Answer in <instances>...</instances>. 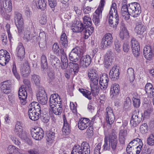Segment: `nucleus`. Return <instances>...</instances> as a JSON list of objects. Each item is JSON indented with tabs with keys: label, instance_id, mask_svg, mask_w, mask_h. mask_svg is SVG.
Here are the masks:
<instances>
[{
	"label": "nucleus",
	"instance_id": "nucleus-1",
	"mask_svg": "<svg viewBox=\"0 0 154 154\" xmlns=\"http://www.w3.org/2000/svg\"><path fill=\"white\" fill-rule=\"evenodd\" d=\"M88 72V77L91 81V91L83 88H79V91L84 96L90 100L92 98L91 93L94 96H96L99 94L100 91L98 85L99 77L97 72L95 69H90Z\"/></svg>",
	"mask_w": 154,
	"mask_h": 154
},
{
	"label": "nucleus",
	"instance_id": "nucleus-2",
	"mask_svg": "<svg viewBox=\"0 0 154 154\" xmlns=\"http://www.w3.org/2000/svg\"><path fill=\"white\" fill-rule=\"evenodd\" d=\"M121 11L123 18L127 20L129 19L130 15L134 17L138 16L141 13V9L140 4L134 2L129 4L128 5H124Z\"/></svg>",
	"mask_w": 154,
	"mask_h": 154
},
{
	"label": "nucleus",
	"instance_id": "nucleus-3",
	"mask_svg": "<svg viewBox=\"0 0 154 154\" xmlns=\"http://www.w3.org/2000/svg\"><path fill=\"white\" fill-rule=\"evenodd\" d=\"M14 14L15 22L18 30L17 33L20 36H22L24 32V40L27 42L30 41L33 37L34 38L35 36L31 35L30 32L28 30H25L23 19L22 14L17 12H15Z\"/></svg>",
	"mask_w": 154,
	"mask_h": 154
},
{
	"label": "nucleus",
	"instance_id": "nucleus-4",
	"mask_svg": "<svg viewBox=\"0 0 154 154\" xmlns=\"http://www.w3.org/2000/svg\"><path fill=\"white\" fill-rule=\"evenodd\" d=\"M28 116L30 119L36 121L39 118L41 114V108L39 103L36 102H32L29 107Z\"/></svg>",
	"mask_w": 154,
	"mask_h": 154
},
{
	"label": "nucleus",
	"instance_id": "nucleus-5",
	"mask_svg": "<svg viewBox=\"0 0 154 154\" xmlns=\"http://www.w3.org/2000/svg\"><path fill=\"white\" fill-rule=\"evenodd\" d=\"M90 146L86 142H83L81 145H74L72 148L71 154H89Z\"/></svg>",
	"mask_w": 154,
	"mask_h": 154
},
{
	"label": "nucleus",
	"instance_id": "nucleus-6",
	"mask_svg": "<svg viewBox=\"0 0 154 154\" xmlns=\"http://www.w3.org/2000/svg\"><path fill=\"white\" fill-rule=\"evenodd\" d=\"M83 25L85 28V30L83 32L84 37L87 39L93 32L94 28L91 26L92 21L91 19L88 16H85L83 18Z\"/></svg>",
	"mask_w": 154,
	"mask_h": 154
},
{
	"label": "nucleus",
	"instance_id": "nucleus-7",
	"mask_svg": "<svg viewBox=\"0 0 154 154\" xmlns=\"http://www.w3.org/2000/svg\"><path fill=\"white\" fill-rule=\"evenodd\" d=\"M104 0H101L100 5L94 14L92 20L96 26H98L100 22V20L102 17V11L104 6Z\"/></svg>",
	"mask_w": 154,
	"mask_h": 154
},
{
	"label": "nucleus",
	"instance_id": "nucleus-8",
	"mask_svg": "<svg viewBox=\"0 0 154 154\" xmlns=\"http://www.w3.org/2000/svg\"><path fill=\"white\" fill-rule=\"evenodd\" d=\"M5 0H0V14L2 16L5 15L6 13H9L12 10V6L11 0H5V6L4 5Z\"/></svg>",
	"mask_w": 154,
	"mask_h": 154
},
{
	"label": "nucleus",
	"instance_id": "nucleus-9",
	"mask_svg": "<svg viewBox=\"0 0 154 154\" xmlns=\"http://www.w3.org/2000/svg\"><path fill=\"white\" fill-rule=\"evenodd\" d=\"M136 26L135 31L138 34L141 35L145 32L146 27L144 25V23L142 19L137 18L135 20Z\"/></svg>",
	"mask_w": 154,
	"mask_h": 154
},
{
	"label": "nucleus",
	"instance_id": "nucleus-10",
	"mask_svg": "<svg viewBox=\"0 0 154 154\" xmlns=\"http://www.w3.org/2000/svg\"><path fill=\"white\" fill-rule=\"evenodd\" d=\"M143 114L140 113V114L139 111L137 112L136 111H134L132 115L130 121V123L132 126L136 127L138 125L142 119Z\"/></svg>",
	"mask_w": 154,
	"mask_h": 154
},
{
	"label": "nucleus",
	"instance_id": "nucleus-11",
	"mask_svg": "<svg viewBox=\"0 0 154 154\" xmlns=\"http://www.w3.org/2000/svg\"><path fill=\"white\" fill-rule=\"evenodd\" d=\"M37 97L39 102L44 105L47 103L48 98L44 89L43 87H40L37 94Z\"/></svg>",
	"mask_w": 154,
	"mask_h": 154
},
{
	"label": "nucleus",
	"instance_id": "nucleus-12",
	"mask_svg": "<svg viewBox=\"0 0 154 154\" xmlns=\"http://www.w3.org/2000/svg\"><path fill=\"white\" fill-rule=\"evenodd\" d=\"M113 38L112 34L110 33L106 34L103 36L101 43V47L105 48L107 47H110L112 42Z\"/></svg>",
	"mask_w": 154,
	"mask_h": 154
},
{
	"label": "nucleus",
	"instance_id": "nucleus-13",
	"mask_svg": "<svg viewBox=\"0 0 154 154\" xmlns=\"http://www.w3.org/2000/svg\"><path fill=\"white\" fill-rule=\"evenodd\" d=\"M105 118L107 124L112 125L114 122L115 117L112 109L110 107H107L104 113Z\"/></svg>",
	"mask_w": 154,
	"mask_h": 154
},
{
	"label": "nucleus",
	"instance_id": "nucleus-14",
	"mask_svg": "<svg viewBox=\"0 0 154 154\" xmlns=\"http://www.w3.org/2000/svg\"><path fill=\"white\" fill-rule=\"evenodd\" d=\"M31 134L32 137L36 140H40L43 137L44 133L42 128L38 127L32 129Z\"/></svg>",
	"mask_w": 154,
	"mask_h": 154
},
{
	"label": "nucleus",
	"instance_id": "nucleus-15",
	"mask_svg": "<svg viewBox=\"0 0 154 154\" xmlns=\"http://www.w3.org/2000/svg\"><path fill=\"white\" fill-rule=\"evenodd\" d=\"M16 55L18 60L20 61L23 60L25 58V48L21 43L18 44L16 50Z\"/></svg>",
	"mask_w": 154,
	"mask_h": 154
},
{
	"label": "nucleus",
	"instance_id": "nucleus-16",
	"mask_svg": "<svg viewBox=\"0 0 154 154\" xmlns=\"http://www.w3.org/2000/svg\"><path fill=\"white\" fill-rule=\"evenodd\" d=\"M91 59L89 55L82 56L80 57L79 61L80 66L83 68H87L90 65Z\"/></svg>",
	"mask_w": 154,
	"mask_h": 154
},
{
	"label": "nucleus",
	"instance_id": "nucleus-17",
	"mask_svg": "<svg viewBox=\"0 0 154 154\" xmlns=\"http://www.w3.org/2000/svg\"><path fill=\"white\" fill-rule=\"evenodd\" d=\"M132 51L134 56L138 57L140 54V45L138 42L134 38L131 40Z\"/></svg>",
	"mask_w": 154,
	"mask_h": 154
},
{
	"label": "nucleus",
	"instance_id": "nucleus-18",
	"mask_svg": "<svg viewBox=\"0 0 154 154\" xmlns=\"http://www.w3.org/2000/svg\"><path fill=\"white\" fill-rule=\"evenodd\" d=\"M109 78L106 74H104L100 77L99 84L101 89L105 90L108 86Z\"/></svg>",
	"mask_w": 154,
	"mask_h": 154
},
{
	"label": "nucleus",
	"instance_id": "nucleus-19",
	"mask_svg": "<svg viewBox=\"0 0 154 154\" xmlns=\"http://www.w3.org/2000/svg\"><path fill=\"white\" fill-rule=\"evenodd\" d=\"M62 104V100L58 94H51L50 98V106Z\"/></svg>",
	"mask_w": 154,
	"mask_h": 154
},
{
	"label": "nucleus",
	"instance_id": "nucleus-20",
	"mask_svg": "<svg viewBox=\"0 0 154 154\" xmlns=\"http://www.w3.org/2000/svg\"><path fill=\"white\" fill-rule=\"evenodd\" d=\"M71 29L75 32H81L83 31V32L85 30V28L81 22L77 21L73 24Z\"/></svg>",
	"mask_w": 154,
	"mask_h": 154
},
{
	"label": "nucleus",
	"instance_id": "nucleus-21",
	"mask_svg": "<svg viewBox=\"0 0 154 154\" xmlns=\"http://www.w3.org/2000/svg\"><path fill=\"white\" fill-rule=\"evenodd\" d=\"M120 87L119 85L117 84H114L111 86L110 89V96L112 98H115L116 97L119 93Z\"/></svg>",
	"mask_w": 154,
	"mask_h": 154
},
{
	"label": "nucleus",
	"instance_id": "nucleus-22",
	"mask_svg": "<svg viewBox=\"0 0 154 154\" xmlns=\"http://www.w3.org/2000/svg\"><path fill=\"white\" fill-rule=\"evenodd\" d=\"M20 73L22 76L27 77L29 75L30 72V67L28 62L25 61L20 69Z\"/></svg>",
	"mask_w": 154,
	"mask_h": 154
},
{
	"label": "nucleus",
	"instance_id": "nucleus-23",
	"mask_svg": "<svg viewBox=\"0 0 154 154\" xmlns=\"http://www.w3.org/2000/svg\"><path fill=\"white\" fill-rule=\"evenodd\" d=\"M63 124L62 131L63 134L67 135L68 134L70 131V127L69 123L67 122L65 116L63 115Z\"/></svg>",
	"mask_w": 154,
	"mask_h": 154
},
{
	"label": "nucleus",
	"instance_id": "nucleus-24",
	"mask_svg": "<svg viewBox=\"0 0 154 154\" xmlns=\"http://www.w3.org/2000/svg\"><path fill=\"white\" fill-rule=\"evenodd\" d=\"M141 140L137 138H136L131 141L129 143L126 148V151L128 154H133L132 152V149H134V147L135 146V145L137 144L138 142H140Z\"/></svg>",
	"mask_w": 154,
	"mask_h": 154
},
{
	"label": "nucleus",
	"instance_id": "nucleus-25",
	"mask_svg": "<svg viewBox=\"0 0 154 154\" xmlns=\"http://www.w3.org/2000/svg\"><path fill=\"white\" fill-rule=\"evenodd\" d=\"M90 121V120L88 118H81L78 122L79 128L82 130L86 129L89 126Z\"/></svg>",
	"mask_w": 154,
	"mask_h": 154
},
{
	"label": "nucleus",
	"instance_id": "nucleus-26",
	"mask_svg": "<svg viewBox=\"0 0 154 154\" xmlns=\"http://www.w3.org/2000/svg\"><path fill=\"white\" fill-rule=\"evenodd\" d=\"M48 59L51 62V65L54 68L58 69L60 67V61L55 55L50 54Z\"/></svg>",
	"mask_w": 154,
	"mask_h": 154
},
{
	"label": "nucleus",
	"instance_id": "nucleus-27",
	"mask_svg": "<svg viewBox=\"0 0 154 154\" xmlns=\"http://www.w3.org/2000/svg\"><path fill=\"white\" fill-rule=\"evenodd\" d=\"M119 69L115 66L112 67L109 72L110 77L111 79H113V80L119 79Z\"/></svg>",
	"mask_w": 154,
	"mask_h": 154
},
{
	"label": "nucleus",
	"instance_id": "nucleus-28",
	"mask_svg": "<svg viewBox=\"0 0 154 154\" xmlns=\"http://www.w3.org/2000/svg\"><path fill=\"white\" fill-rule=\"evenodd\" d=\"M11 86L10 83L9 81L3 82L1 87L2 91L5 94H9L10 92Z\"/></svg>",
	"mask_w": 154,
	"mask_h": 154
},
{
	"label": "nucleus",
	"instance_id": "nucleus-29",
	"mask_svg": "<svg viewBox=\"0 0 154 154\" xmlns=\"http://www.w3.org/2000/svg\"><path fill=\"white\" fill-rule=\"evenodd\" d=\"M109 24L111 27H116L119 23L118 14L113 16H109Z\"/></svg>",
	"mask_w": 154,
	"mask_h": 154
},
{
	"label": "nucleus",
	"instance_id": "nucleus-30",
	"mask_svg": "<svg viewBox=\"0 0 154 154\" xmlns=\"http://www.w3.org/2000/svg\"><path fill=\"white\" fill-rule=\"evenodd\" d=\"M52 50L54 54L58 55H60L62 54L63 56L66 55L64 50L63 48H60L57 43L54 44L52 47Z\"/></svg>",
	"mask_w": 154,
	"mask_h": 154
},
{
	"label": "nucleus",
	"instance_id": "nucleus-31",
	"mask_svg": "<svg viewBox=\"0 0 154 154\" xmlns=\"http://www.w3.org/2000/svg\"><path fill=\"white\" fill-rule=\"evenodd\" d=\"M109 139L110 146L113 150L115 151L118 143L117 137L116 135H112Z\"/></svg>",
	"mask_w": 154,
	"mask_h": 154
},
{
	"label": "nucleus",
	"instance_id": "nucleus-32",
	"mask_svg": "<svg viewBox=\"0 0 154 154\" xmlns=\"http://www.w3.org/2000/svg\"><path fill=\"white\" fill-rule=\"evenodd\" d=\"M62 107V104L50 106L53 113L56 115H60L61 114L63 111Z\"/></svg>",
	"mask_w": 154,
	"mask_h": 154
},
{
	"label": "nucleus",
	"instance_id": "nucleus-33",
	"mask_svg": "<svg viewBox=\"0 0 154 154\" xmlns=\"http://www.w3.org/2000/svg\"><path fill=\"white\" fill-rule=\"evenodd\" d=\"M120 36L122 39H124L129 37V34L126 28L124 26L120 27Z\"/></svg>",
	"mask_w": 154,
	"mask_h": 154
},
{
	"label": "nucleus",
	"instance_id": "nucleus-34",
	"mask_svg": "<svg viewBox=\"0 0 154 154\" xmlns=\"http://www.w3.org/2000/svg\"><path fill=\"white\" fill-rule=\"evenodd\" d=\"M85 47L82 45L76 46L72 49V51L76 54L78 56L82 54L85 51Z\"/></svg>",
	"mask_w": 154,
	"mask_h": 154
},
{
	"label": "nucleus",
	"instance_id": "nucleus-35",
	"mask_svg": "<svg viewBox=\"0 0 154 154\" xmlns=\"http://www.w3.org/2000/svg\"><path fill=\"white\" fill-rule=\"evenodd\" d=\"M127 131L125 130H121L120 131L119 134V140L120 143L124 144L125 140V137L127 136Z\"/></svg>",
	"mask_w": 154,
	"mask_h": 154
},
{
	"label": "nucleus",
	"instance_id": "nucleus-36",
	"mask_svg": "<svg viewBox=\"0 0 154 154\" xmlns=\"http://www.w3.org/2000/svg\"><path fill=\"white\" fill-rule=\"evenodd\" d=\"M60 42L64 47L66 48L68 46V41L67 37L66 34L64 32H62L61 35Z\"/></svg>",
	"mask_w": 154,
	"mask_h": 154
},
{
	"label": "nucleus",
	"instance_id": "nucleus-37",
	"mask_svg": "<svg viewBox=\"0 0 154 154\" xmlns=\"http://www.w3.org/2000/svg\"><path fill=\"white\" fill-rule=\"evenodd\" d=\"M134 71L132 68H128L127 70V77L129 79L131 82H133L135 79Z\"/></svg>",
	"mask_w": 154,
	"mask_h": 154
},
{
	"label": "nucleus",
	"instance_id": "nucleus-38",
	"mask_svg": "<svg viewBox=\"0 0 154 154\" xmlns=\"http://www.w3.org/2000/svg\"><path fill=\"white\" fill-rule=\"evenodd\" d=\"M27 92L30 93V91H28V89L25 88L24 89L20 88L18 91L19 98L23 97V98H26L27 97Z\"/></svg>",
	"mask_w": 154,
	"mask_h": 154
},
{
	"label": "nucleus",
	"instance_id": "nucleus-39",
	"mask_svg": "<svg viewBox=\"0 0 154 154\" xmlns=\"http://www.w3.org/2000/svg\"><path fill=\"white\" fill-rule=\"evenodd\" d=\"M69 67L72 72L74 74H76L79 71V65L77 63L70 62L69 63Z\"/></svg>",
	"mask_w": 154,
	"mask_h": 154
},
{
	"label": "nucleus",
	"instance_id": "nucleus-40",
	"mask_svg": "<svg viewBox=\"0 0 154 154\" xmlns=\"http://www.w3.org/2000/svg\"><path fill=\"white\" fill-rule=\"evenodd\" d=\"M55 133L52 131H49L46 133V140L50 143L53 142L55 137Z\"/></svg>",
	"mask_w": 154,
	"mask_h": 154
},
{
	"label": "nucleus",
	"instance_id": "nucleus-41",
	"mask_svg": "<svg viewBox=\"0 0 154 154\" xmlns=\"http://www.w3.org/2000/svg\"><path fill=\"white\" fill-rule=\"evenodd\" d=\"M46 0H38L37 3H36V5L38 9L44 11L46 8Z\"/></svg>",
	"mask_w": 154,
	"mask_h": 154
},
{
	"label": "nucleus",
	"instance_id": "nucleus-42",
	"mask_svg": "<svg viewBox=\"0 0 154 154\" xmlns=\"http://www.w3.org/2000/svg\"><path fill=\"white\" fill-rule=\"evenodd\" d=\"M65 55L61 57V60L62 65L61 66L62 69L63 70L66 69L68 66V60Z\"/></svg>",
	"mask_w": 154,
	"mask_h": 154
},
{
	"label": "nucleus",
	"instance_id": "nucleus-43",
	"mask_svg": "<svg viewBox=\"0 0 154 154\" xmlns=\"http://www.w3.org/2000/svg\"><path fill=\"white\" fill-rule=\"evenodd\" d=\"M104 151H109L110 149V145L109 139L107 137H105L104 139V144L103 146Z\"/></svg>",
	"mask_w": 154,
	"mask_h": 154
},
{
	"label": "nucleus",
	"instance_id": "nucleus-44",
	"mask_svg": "<svg viewBox=\"0 0 154 154\" xmlns=\"http://www.w3.org/2000/svg\"><path fill=\"white\" fill-rule=\"evenodd\" d=\"M41 69L44 70L48 66V63L46 56L45 55H42L41 57Z\"/></svg>",
	"mask_w": 154,
	"mask_h": 154
},
{
	"label": "nucleus",
	"instance_id": "nucleus-45",
	"mask_svg": "<svg viewBox=\"0 0 154 154\" xmlns=\"http://www.w3.org/2000/svg\"><path fill=\"white\" fill-rule=\"evenodd\" d=\"M20 149L14 146L11 145L8 146L7 151L9 154L11 153H17Z\"/></svg>",
	"mask_w": 154,
	"mask_h": 154
},
{
	"label": "nucleus",
	"instance_id": "nucleus-46",
	"mask_svg": "<svg viewBox=\"0 0 154 154\" xmlns=\"http://www.w3.org/2000/svg\"><path fill=\"white\" fill-rule=\"evenodd\" d=\"M112 62V58H110L109 56H108L107 55L105 56L104 64L105 67L106 68H108L109 66H111Z\"/></svg>",
	"mask_w": 154,
	"mask_h": 154
},
{
	"label": "nucleus",
	"instance_id": "nucleus-47",
	"mask_svg": "<svg viewBox=\"0 0 154 154\" xmlns=\"http://www.w3.org/2000/svg\"><path fill=\"white\" fill-rule=\"evenodd\" d=\"M23 130L22 127L21 123L20 122H17L16 124L14 131L17 135L20 134Z\"/></svg>",
	"mask_w": 154,
	"mask_h": 154
},
{
	"label": "nucleus",
	"instance_id": "nucleus-48",
	"mask_svg": "<svg viewBox=\"0 0 154 154\" xmlns=\"http://www.w3.org/2000/svg\"><path fill=\"white\" fill-rule=\"evenodd\" d=\"M116 14H118L117 11L116 4L115 3H113L109 11V16L115 15Z\"/></svg>",
	"mask_w": 154,
	"mask_h": 154
},
{
	"label": "nucleus",
	"instance_id": "nucleus-49",
	"mask_svg": "<svg viewBox=\"0 0 154 154\" xmlns=\"http://www.w3.org/2000/svg\"><path fill=\"white\" fill-rule=\"evenodd\" d=\"M78 55L72 51L69 54V60L73 62H76L79 60Z\"/></svg>",
	"mask_w": 154,
	"mask_h": 154
},
{
	"label": "nucleus",
	"instance_id": "nucleus-50",
	"mask_svg": "<svg viewBox=\"0 0 154 154\" xmlns=\"http://www.w3.org/2000/svg\"><path fill=\"white\" fill-rule=\"evenodd\" d=\"M10 58L9 55H7L5 57H0V64L4 66L6 65L7 62H8Z\"/></svg>",
	"mask_w": 154,
	"mask_h": 154
},
{
	"label": "nucleus",
	"instance_id": "nucleus-51",
	"mask_svg": "<svg viewBox=\"0 0 154 154\" xmlns=\"http://www.w3.org/2000/svg\"><path fill=\"white\" fill-rule=\"evenodd\" d=\"M31 80L36 85L38 86L40 84V77L39 75L34 74L32 76Z\"/></svg>",
	"mask_w": 154,
	"mask_h": 154
},
{
	"label": "nucleus",
	"instance_id": "nucleus-52",
	"mask_svg": "<svg viewBox=\"0 0 154 154\" xmlns=\"http://www.w3.org/2000/svg\"><path fill=\"white\" fill-rule=\"evenodd\" d=\"M147 143L150 146L154 145V133H152L147 138Z\"/></svg>",
	"mask_w": 154,
	"mask_h": 154
},
{
	"label": "nucleus",
	"instance_id": "nucleus-53",
	"mask_svg": "<svg viewBox=\"0 0 154 154\" xmlns=\"http://www.w3.org/2000/svg\"><path fill=\"white\" fill-rule=\"evenodd\" d=\"M148 130V126L146 123H143L140 126V130L143 134H145L147 133Z\"/></svg>",
	"mask_w": 154,
	"mask_h": 154
},
{
	"label": "nucleus",
	"instance_id": "nucleus-54",
	"mask_svg": "<svg viewBox=\"0 0 154 154\" xmlns=\"http://www.w3.org/2000/svg\"><path fill=\"white\" fill-rule=\"evenodd\" d=\"M12 72L16 79L18 80L19 79L20 76L17 71L16 65L15 63H14L13 64Z\"/></svg>",
	"mask_w": 154,
	"mask_h": 154
},
{
	"label": "nucleus",
	"instance_id": "nucleus-55",
	"mask_svg": "<svg viewBox=\"0 0 154 154\" xmlns=\"http://www.w3.org/2000/svg\"><path fill=\"white\" fill-rule=\"evenodd\" d=\"M152 53V50L151 46L149 45H147L145 47L143 50V54L147 53Z\"/></svg>",
	"mask_w": 154,
	"mask_h": 154
},
{
	"label": "nucleus",
	"instance_id": "nucleus-56",
	"mask_svg": "<svg viewBox=\"0 0 154 154\" xmlns=\"http://www.w3.org/2000/svg\"><path fill=\"white\" fill-rule=\"evenodd\" d=\"M27 132L26 131L23 130L21 133H20V134H17L22 139L25 140H26L27 139Z\"/></svg>",
	"mask_w": 154,
	"mask_h": 154
},
{
	"label": "nucleus",
	"instance_id": "nucleus-57",
	"mask_svg": "<svg viewBox=\"0 0 154 154\" xmlns=\"http://www.w3.org/2000/svg\"><path fill=\"white\" fill-rule=\"evenodd\" d=\"M133 104L135 107L137 108L139 107L140 105V101L139 99L134 98L133 99Z\"/></svg>",
	"mask_w": 154,
	"mask_h": 154
},
{
	"label": "nucleus",
	"instance_id": "nucleus-58",
	"mask_svg": "<svg viewBox=\"0 0 154 154\" xmlns=\"http://www.w3.org/2000/svg\"><path fill=\"white\" fill-rule=\"evenodd\" d=\"M23 82L26 85L25 88L28 89V91H30L31 90V88L30 87V82L27 79H26L23 80Z\"/></svg>",
	"mask_w": 154,
	"mask_h": 154
},
{
	"label": "nucleus",
	"instance_id": "nucleus-59",
	"mask_svg": "<svg viewBox=\"0 0 154 154\" xmlns=\"http://www.w3.org/2000/svg\"><path fill=\"white\" fill-rule=\"evenodd\" d=\"M101 144L100 143H98L94 148V154H100V150L101 148Z\"/></svg>",
	"mask_w": 154,
	"mask_h": 154
},
{
	"label": "nucleus",
	"instance_id": "nucleus-60",
	"mask_svg": "<svg viewBox=\"0 0 154 154\" xmlns=\"http://www.w3.org/2000/svg\"><path fill=\"white\" fill-rule=\"evenodd\" d=\"M93 126L90 125L87 129V134L90 137H91L93 135Z\"/></svg>",
	"mask_w": 154,
	"mask_h": 154
},
{
	"label": "nucleus",
	"instance_id": "nucleus-61",
	"mask_svg": "<svg viewBox=\"0 0 154 154\" xmlns=\"http://www.w3.org/2000/svg\"><path fill=\"white\" fill-rule=\"evenodd\" d=\"M49 5L51 8H54L57 5L56 0H48Z\"/></svg>",
	"mask_w": 154,
	"mask_h": 154
},
{
	"label": "nucleus",
	"instance_id": "nucleus-62",
	"mask_svg": "<svg viewBox=\"0 0 154 154\" xmlns=\"http://www.w3.org/2000/svg\"><path fill=\"white\" fill-rule=\"evenodd\" d=\"M153 88L152 87V85L151 83H147L145 86V91L146 92H149V91L152 90Z\"/></svg>",
	"mask_w": 154,
	"mask_h": 154
},
{
	"label": "nucleus",
	"instance_id": "nucleus-63",
	"mask_svg": "<svg viewBox=\"0 0 154 154\" xmlns=\"http://www.w3.org/2000/svg\"><path fill=\"white\" fill-rule=\"evenodd\" d=\"M129 43L128 42L124 43L123 45V51L125 52H128L130 49V47L129 45Z\"/></svg>",
	"mask_w": 154,
	"mask_h": 154
},
{
	"label": "nucleus",
	"instance_id": "nucleus-64",
	"mask_svg": "<svg viewBox=\"0 0 154 154\" xmlns=\"http://www.w3.org/2000/svg\"><path fill=\"white\" fill-rule=\"evenodd\" d=\"M70 107L73 112L75 114H76L77 112V110L75 104L73 103H70Z\"/></svg>",
	"mask_w": 154,
	"mask_h": 154
}]
</instances>
